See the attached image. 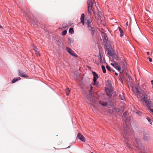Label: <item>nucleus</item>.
<instances>
[{
	"instance_id": "nucleus-1",
	"label": "nucleus",
	"mask_w": 153,
	"mask_h": 153,
	"mask_svg": "<svg viewBox=\"0 0 153 153\" xmlns=\"http://www.w3.org/2000/svg\"><path fill=\"white\" fill-rule=\"evenodd\" d=\"M123 126L124 127V134L122 131H120L121 133L125 140H127L130 141L131 137L133 134V131L131 128V126L128 124L126 123V120L123 124Z\"/></svg>"
},
{
	"instance_id": "nucleus-2",
	"label": "nucleus",
	"mask_w": 153,
	"mask_h": 153,
	"mask_svg": "<svg viewBox=\"0 0 153 153\" xmlns=\"http://www.w3.org/2000/svg\"><path fill=\"white\" fill-rule=\"evenodd\" d=\"M88 10H98L100 8L99 4H96L94 1L88 0L87 1Z\"/></svg>"
},
{
	"instance_id": "nucleus-3",
	"label": "nucleus",
	"mask_w": 153,
	"mask_h": 153,
	"mask_svg": "<svg viewBox=\"0 0 153 153\" xmlns=\"http://www.w3.org/2000/svg\"><path fill=\"white\" fill-rule=\"evenodd\" d=\"M134 139L137 145H135L136 146H137L138 148L140 149L142 146V144L140 142V139L139 137H135Z\"/></svg>"
},
{
	"instance_id": "nucleus-4",
	"label": "nucleus",
	"mask_w": 153,
	"mask_h": 153,
	"mask_svg": "<svg viewBox=\"0 0 153 153\" xmlns=\"http://www.w3.org/2000/svg\"><path fill=\"white\" fill-rule=\"evenodd\" d=\"M25 15L30 20L32 23H33L34 22H35L36 20L34 18L33 14H31L30 15L29 13H28L27 14H25Z\"/></svg>"
},
{
	"instance_id": "nucleus-5",
	"label": "nucleus",
	"mask_w": 153,
	"mask_h": 153,
	"mask_svg": "<svg viewBox=\"0 0 153 153\" xmlns=\"http://www.w3.org/2000/svg\"><path fill=\"white\" fill-rule=\"evenodd\" d=\"M111 65L121 73V68L117 62L111 63Z\"/></svg>"
},
{
	"instance_id": "nucleus-6",
	"label": "nucleus",
	"mask_w": 153,
	"mask_h": 153,
	"mask_svg": "<svg viewBox=\"0 0 153 153\" xmlns=\"http://www.w3.org/2000/svg\"><path fill=\"white\" fill-rule=\"evenodd\" d=\"M87 25V27H88L89 30L91 31V34L93 36L95 30L94 28L91 27V24H88Z\"/></svg>"
},
{
	"instance_id": "nucleus-7",
	"label": "nucleus",
	"mask_w": 153,
	"mask_h": 153,
	"mask_svg": "<svg viewBox=\"0 0 153 153\" xmlns=\"http://www.w3.org/2000/svg\"><path fill=\"white\" fill-rule=\"evenodd\" d=\"M77 137L79 140L82 142H85V139L83 136V135L80 133H78L77 134Z\"/></svg>"
},
{
	"instance_id": "nucleus-8",
	"label": "nucleus",
	"mask_w": 153,
	"mask_h": 153,
	"mask_svg": "<svg viewBox=\"0 0 153 153\" xmlns=\"http://www.w3.org/2000/svg\"><path fill=\"white\" fill-rule=\"evenodd\" d=\"M102 35L103 39V42L104 43L105 42H107L108 39V38L106 34L105 33L103 32L102 33Z\"/></svg>"
},
{
	"instance_id": "nucleus-9",
	"label": "nucleus",
	"mask_w": 153,
	"mask_h": 153,
	"mask_svg": "<svg viewBox=\"0 0 153 153\" xmlns=\"http://www.w3.org/2000/svg\"><path fill=\"white\" fill-rule=\"evenodd\" d=\"M92 73L93 76V81L95 82L97 81V79L98 78V74L94 71H92Z\"/></svg>"
},
{
	"instance_id": "nucleus-10",
	"label": "nucleus",
	"mask_w": 153,
	"mask_h": 153,
	"mask_svg": "<svg viewBox=\"0 0 153 153\" xmlns=\"http://www.w3.org/2000/svg\"><path fill=\"white\" fill-rule=\"evenodd\" d=\"M66 50L70 55L72 56H74V51H73L71 48L67 47L66 48Z\"/></svg>"
},
{
	"instance_id": "nucleus-11",
	"label": "nucleus",
	"mask_w": 153,
	"mask_h": 153,
	"mask_svg": "<svg viewBox=\"0 0 153 153\" xmlns=\"http://www.w3.org/2000/svg\"><path fill=\"white\" fill-rule=\"evenodd\" d=\"M104 45L105 46L107 50L110 49L111 48V45L107 42H105L103 43Z\"/></svg>"
},
{
	"instance_id": "nucleus-12",
	"label": "nucleus",
	"mask_w": 153,
	"mask_h": 153,
	"mask_svg": "<svg viewBox=\"0 0 153 153\" xmlns=\"http://www.w3.org/2000/svg\"><path fill=\"white\" fill-rule=\"evenodd\" d=\"M19 75L22 77H27V76L22 71L19 70Z\"/></svg>"
},
{
	"instance_id": "nucleus-13",
	"label": "nucleus",
	"mask_w": 153,
	"mask_h": 153,
	"mask_svg": "<svg viewBox=\"0 0 153 153\" xmlns=\"http://www.w3.org/2000/svg\"><path fill=\"white\" fill-rule=\"evenodd\" d=\"M84 19L85 15L84 13H82L81 16L80 20L81 22L83 25H84L85 24Z\"/></svg>"
},
{
	"instance_id": "nucleus-14",
	"label": "nucleus",
	"mask_w": 153,
	"mask_h": 153,
	"mask_svg": "<svg viewBox=\"0 0 153 153\" xmlns=\"http://www.w3.org/2000/svg\"><path fill=\"white\" fill-rule=\"evenodd\" d=\"M21 78L20 77H17L14 78L12 81V83H14L20 80Z\"/></svg>"
},
{
	"instance_id": "nucleus-15",
	"label": "nucleus",
	"mask_w": 153,
	"mask_h": 153,
	"mask_svg": "<svg viewBox=\"0 0 153 153\" xmlns=\"http://www.w3.org/2000/svg\"><path fill=\"white\" fill-rule=\"evenodd\" d=\"M100 104L103 106H106L107 105V103L103 101H100Z\"/></svg>"
},
{
	"instance_id": "nucleus-16",
	"label": "nucleus",
	"mask_w": 153,
	"mask_h": 153,
	"mask_svg": "<svg viewBox=\"0 0 153 153\" xmlns=\"http://www.w3.org/2000/svg\"><path fill=\"white\" fill-rule=\"evenodd\" d=\"M99 55L100 56V60L101 63H103L104 62V60L103 58L102 57V55L100 53Z\"/></svg>"
},
{
	"instance_id": "nucleus-17",
	"label": "nucleus",
	"mask_w": 153,
	"mask_h": 153,
	"mask_svg": "<svg viewBox=\"0 0 153 153\" xmlns=\"http://www.w3.org/2000/svg\"><path fill=\"white\" fill-rule=\"evenodd\" d=\"M108 54L110 56H112L114 55L112 51L109 49L108 50Z\"/></svg>"
},
{
	"instance_id": "nucleus-18",
	"label": "nucleus",
	"mask_w": 153,
	"mask_h": 153,
	"mask_svg": "<svg viewBox=\"0 0 153 153\" xmlns=\"http://www.w3.org/2000/svg\"><path fill=\"white\" fill-rule=\"evenodd\" d=\"M143 139L145 141H148L149 140L150 137L147 136H144L143 137Z\"/></svg>"
},
{
	"instance_id": "nucleus-19",
	"label": "nucleus",
	"mask_w": 153,
	"mask_h": 153,
	"mask_svg": "<svg viewBox=\"0 0 153 153\" xmlns=\"http://www.w3.org/2000/svg\"><path fill=\"white\" fill-rule=\"evenodd\" d=\"M119 30L120 32V36L122 37L123 35V30L120 27H119Z\"/></svg>"
},
{
	"instance_id": "nucleus-20",
	"label": "nucleus",
	"mask_w": 153,
	"mask_h": 153,
	"mask_svg": "<svg viewBox=\"0 0 153 153\" xmlns=\"http://www.w3.org/2000/svg\"><path fill=\"white\" fill-rule=\"evenodd\" d=\"M119 97L121 100H124L125 98L123 96V93H122L121 94H120L119 96Z\"/></svg>"
},
{
	"instance_id": "nucleus-21",
	"label": "nucleus",
	"mask_w": 153,
	"mask_h": 153,
	"mask_svg": "<svg viewBox=\"0 0 153 153\" xmlns=\"http://www.w3.org/2000/svg\"><path fill=\"white\" fill-rule=\"evenodd\" d=\"M32 46L33 47V49L34 50L35 52H38L39 51L38 49L33 44L32 45Z\"/></svg>"
},
{
	"instance_id": "nucleus-22",
	"label": "nucleus",
	"mask_w": 153,
	"mask_h": 153,
	"mask_svg": "<svg viewBox=\"0 0 153 153\" xmlns=\"http://www.w3.org/2000/svg\"><path fill=\"white\" fill-rule=\"evenodd\" d=\"M71 90L69 88H67L65 89V92L67 94V95H68L70 93Z\"/></svg>"
},
{
	"instance_id": "nucleus-23",
	"label": "nucleus",
	"mask_w": 153,
	"mask_h": 153,
	"mask_svg": "<svg viewBox=\"0 0 153 153\" xmlns=\"http://www.w3.org/2000/svg\"><path fill=\"white\" fill-rule=\"evenodd\" d=\"M69 33L71 34H72L74 33V30L73 27L70 28L69 30Z\"/></svg>"
},
{
	"instance_id": "nucleus-24",
	"label": "nucleus",
	"mask_w": 153,
	"mask_h": 153,
	"mask_svg": "<svg viewBox=\"0 0 153 153\" xmlns=\"http://www.w3.org/2000/svg\"><path fill=\"white\" fill-rule=\"evenodd\" d=\"M98 10V16L100 18H101L102 16V13L100 11Z\"/></svg>"
},
{
	"instance_id": "nucleus-25",
	"label": "nucleus",
	"mask_w": 153,
	"mask_h": 153,
	"mask_svg": "<svg viewBox=\"0 0 153 153\" xmlns=\"http://www.w3.org/2000/svg\"><path fill=\"white\" fill-rule=\"evenodd\" d=\"M101 67L103 73H105L106 72V70L105 67L104 65H102Z\"/></svg>"
},
{
	"instance_id": "nucleus-26",
	"label": "nucleus",
	"mask_w": 153,
	"mask_h": 153,
	"mask_svg": "<svg viewBox=\"0 0 153 153\" xmlns=\"http://www.w3.org/2000/svg\"><path fill=\"white\" fill-rule=\"evenodd\" d=\"M147 120L150 123V124L152 125V121L150 119L149 117H148L146 118Z\"/></svg>"
},
{
	"instance_id": "nucleus-27",
	"label": "nucleus",
	"mask_w": 153,
	"mask_h": 153,
	"mask_svg": "<svg viewBox=\"0 0 153 153\" xmlns=\"http://www.w3.org/2000/svg\"><path fill=\"white\" fill-rule=\"evenodd\" d=\"M67 33V31L66 30L63 31L62 33V35L63 36L65 35Z\"/></svg>"
},
{
	"instance_id": "nucleus-28",
	"label": "nucleus",
	"mask_w": 153,
	"mask_h": 153,
	"mask_svg": "<svg viewBox=\"0 0 153 153\" xmlns=\"http://www.w3.org/2000/svg\"><path fill=\"white\" fill-rule=\"evenodd\" d=\"M123 74H121L120 75H119V79L120 80L122 81V78L123 77Z\"/></svg>"
},
{
	"instance_id": "nucleus-29",
	"label": "nucleus",
	"mask_w": 153,
	"mask_h": 153,
	"mask_svg": "<svg viewBox=\"0 0 153 153\" xmlns=\"http://www.w3.org/2000/svg\"><path fill=\"white\" fill-rule=\"evenodd\" d=\"M106 69H107L108 70H109V71H111V68H110V67L108 65H107L106 66Z\"/></svg>"
},
{
	"instance_id": "nucleus-30",
	"label": "nucleus",
	"mask_w": 153,
	"mask_h": 153,
	"mask_svg": "<svg viewBox=\"0 0 153 153\" xmlns=\"http://www.w3.org/2000/svg\"><path fill=\"white\" fill-rule=\"evenodd\" d=\"M91 21L90 19H87V22H86V24H91Z\"/></svg>"
},
{
	"instance_id": "nucleus-31",
	"label": "nucleus",
	"mask_w": 153,
	"mask_h": 153,
	"mask_svg": "<svg viewBox=\"0 0 153 153\" xmlns=\"http://www.w3.org/2000/svg\"><path fill=\"white\" fill-rule=\"evenodd\" d=\"M94 85H96L97 86V85L99 84V83L97 82V81H96L95 82L94 81Z\"/></svg>"
},
{
	"instance_id": "nucleus-32",
	"label": "nucleus",
	"mask_w": 153,
	"mask_h": 153,
	"mask_svg": "<svg viewBox=\"0 0 153 153\" xmlns=\"http://www.w3.org/2000/svg\"><path fill=\"white\" fill-rule=\"evenodd\" d=\"M62 26L63 28L64 29H65L67 27V26H66V25H65V24H63L62 25Z\"/></svg>"
},
{
	"instance_id": "nucleus-33",
	"label": "nucleus",
	"mask_w": 153,
	"mask_h": 153,
	"mask_svg": "<svg viewBox=\"0 0 153 153\" xmlns=\"http://www.w3.org/2000/svg\"><path fill=\"white\" fill-rule=\"evenodd\" d=\"M126 143L127 145V146H128L129 147H131V146L128 143V142H126Z\"/></svg>"
},
{
	"instance_id": "nucleus-34",
	"label": "nucleus",
	"mask_w": 153,
	"mask_h": 153,
	"mask_svg": "<svg viewBox=\"0 0 153 153\" xmlns=\"http://www.w3.org/2000/svg\"><path fill=\"white\" fill-rule=\"evenodd\" d=\"M126 113H125L123 114V117H124V119L125 118H126Z\"/></svg>"
},
{
	"instance_id": "nucleus-35",
	"label": "nucleus",
	"mask_w": 153,
	"mask_h": 153,
	"mask_svg": "<svg viewBox=\"0 0 153 153\" xmlns=\"http://www.w3.org/2000/svg\"><path fill=\"white\" fill-rule=\"evenodd\" d=\"M147 58L149 59V61L150 62H152V59L151 58L149 57H148Z\"/></svg>"
},
{
	"instance_id": "nucleus-36",
	"label": "nucleus",
	"mask_w": 153,
	"mask_h": 153,
	"mask_svg": "<svg viewBox=\"0 0 153 153\" xmlns=\"http://www.w3.org/2000/svg\"><path fill=\"white\" fill-rule=\"evenodd\" d=\"M36 55L37 56H40V53H39V51H38V52H36Z\"/></svg>"
},
{
	"instance_id": "nucleus-37",
	"label": "nucleus",
	"mask_w": 153,
	"mask_h": 153,
	"mask_svg": "<svg viewBox=\"0 0 153 153\" xmlns=\"http://www.w3.org/2000/svg\"><path fill=\"white\" fill-rule=\"evenodd\" d=\"M126 25L127 26H128V22H126Z\"/></svg>"
},
{
	"instance_id": "nucleus-38",
	"label": "nucleus",
	"mask_w": 153,
	"mask_h": 153,
	"mask_svg": "<svg viewBox=\"0 0 153 153\" xmlns=\"http://www.w3.org/2000/svg\"><path fill=\"white\" fill-rule=\"evenodd\" d=\"M90 86L91 88V90H92L93 87L91 85H90Z\"/></svg>"
},
{
	"instance_id": "nucleus-39",
	"label": "nucleus",
	"mask_w": 153,
	"mask_h": 153,
	"mask_svg": "<svg viewBox=\"0 0 153 153\" xmlns=\"http://www.w3.org/2000/svg\"><path fill=\"white\" fill-rule=\"evenodd\" d=\"M151 83L152 85H153V80H151Z\"/></svg>"
},
{
	"instance_id": "nucleus-40",
	"label": "nucleus",
	"mask_w": 153,
	"mask_h": 153,
	"mask_svg": "<svg viewBox=\"0 0 153 153\" xmlns=\"http://www.w3.org/2000/svg\"><path fill=\"white\" fill-rule=\"evenodd\" d=\"M115 75H116V76H118V73H116V72H115Z\"/></svg>"
},
{
	"instance_id": "nucleus-41",
	"label": "nucleus",
	"mask_w": 153,
	"mask_h": 153,
	"mask_svg": "<svg viewBox=\"0 0 153 153\" xmlns=\"http://www.w3.org/2000/svg\"><path fill=\"white\" fill-rule=\"evenodd\" d=\"M147 54L148 55H149V52H147Z\"/></svg>"
},
{
	"instance_id": "nucleus-42",
	"label": "nucleus",
	"mask_w": 153,
	"mask_h": 153,
	"mask_svg": "<svg viewBox=\"0 0 153 153\" xmlns=\"http://www.w3.org/2000/svg\"><path fill=\"white\" fill-rule=\"evenodd\" d=\"M108 96H109L110 97L111 96V95L110 94H107Z\"/></svg>"
},
{
	"instance_id": "nucleus-43",
	"label": "nucleus",
	"mask_w": 153,
	"mask_h": 153,
	"mask_svg": "<svg viewBox=\"0 0 153 153\" xmlns=\"http://www.w3.org/2000/svg\"><path fill=\"white\" fill-rule=\"evenodd\" d=\"M0 28H2V27L1 25H0Z\"/></svg>"
},
{
	"instance_id": "nucleus-44",
	"label": "nucleus",
	"mask_w": 153,
	"mask_h": 153,
	"mask_svg": "<svg viewBox=\"0 0 153 153\" xmlns=\"http://www.w3.org/2000/svg\"><path fill=\"white\" fill-rule=\"evenodd\" d=\"M88 10V12H90V11H91V10Z\"/></svg>"
},
{
	"instance_id": "nucleus-45",
	"label": "nucleus",
	"mask_w": 153,
	"mask_h": 153,
	"mask_svg": "<svg viewBox=\"0 0 153 153\" xmlns=\"http://www.w3.org/2000/svg\"><path fill=\"white\" fill-rule=\"evenodd\" d=\"M94 10H92V11H93V13H94Z\"/></svg>"
},
{
	"instance_id": "nucleus-46",
	"label": "nucleus",
	"mask_w": 153,
	"mask_h": 153,
	"mask_svg": "<svg viewBox=\"0 0 153 153\" xmlns=\"http://www.w3.org/2000/svg\"><path fill=\"white\" fill-rule=\"evenodd\" d=\"M70 146H69L68 147V148H70Z\"/></svg>"
},
{
	"instance_id": "nucleus-47",
	"label": "nucleus",
	"mask_w": 153,
	"mask_h": 153,
	"mask_svg": "<svg viewBox=\"0 0 153 153\" xmlns=\"http://www.w3.org/2000/svg\"><path fill=\"white\" fill-rule=\"evenodd\" d=\"M69 41H71V40L69 38Z\"/></svg>"
},
{
	"instance_id": "nucleus-48",
	"label": "nucleus",
	"mask_w": 153,
	"mask_h": 153,
	"mask_svg": "<svg viewBox=\"0 0 153 153\" xmlns=\"http://www.w3.org/2000/svg\"><path fill=\"white\" fill-rule=\"evenodd\" d=\"M89 101H90V102H91V100H89Z\"/></svg>"
}]
</instances>
